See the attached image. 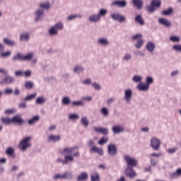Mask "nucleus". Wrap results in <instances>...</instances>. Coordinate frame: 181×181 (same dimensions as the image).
Masks as SVG:
<instances>
[{
    "label": "nucleus",
    "mask_w": 181,
    "mask_h": 181,
    "mask_svg": "<svg viewBox=\"0 0 181 181\" xmlns=\"http://www.w3.org/2000/svg\"><path fill=\"white\" fill-rule=\"evenodd\" d=\"M3 41H4V43H5V45H7V46H11V47L15 46V41L11 40L8 37H5Z\"/></svg>",
    "instance_id": "obj_35"
},
{
    "label": "nucleus",
    "mask_w": 181,
    "mask_h": 181,
    "mask_svg": "<svg viewBox=\"0 0 181 181\" xmlns=\"http://www.w3.org/2000/svg\"><path fill=\"white\" fill-rule=\"evenodd\" d=\"M98 15H100V18H101V16H105V15H107V10L100 9L99 14Z\"/></svg>",
    "instance_id": "obj_57"
},
{
    "label": "nucleus",
    "mask_w": 181,
    "mask_h": 181,
    "mask_svg": "<svg viewBox=\"0 0 181 181\" xmlns=\"http://www.w3.org/2000/svg\"><path fill=\"white\" fill-rule=\"evenodd\" d=\"M112 131L114 134H121V132H124V127L119 125L115 126L112 127Z\"/></svg>",
    "instance_id": "obj_21"
},
{
    "label": "nucleus",
    "mask_w": 181,
    "mask_h": 181,
    "mask_svg": "<svg viewBox=\"0 0 181 181\" xmlns=\"http://www.w3.org/2000/svg\"><path fill=\"white\" fill-rule=\"evenodd\" d=\"M91 181H100V175L97 172H93L90 175Z\"/></svg>",
    "instance_id": "obj_34"
},
{
    "label": "nucleus",
    "mask_w": 181,
    "mask_h": 181,
    "mask_svg": "<svg viewBox=\"0 0 181 181\" xmlns=\"http://www.w3.org/2000/svg\"><path fill=\"white\" fill-rule=\"evenodd\" d=\"M153 78L152 76H147L146 78V83L148 87H150L151 84H153Z\"/></svg>",
    "instance_id": "obj_41"
},
{
    "label": "nucleus",
    "mask_w": 181,
    "mask_h": 181,
    "mask_svg": "<svg viewBox=\"0 0 181 181\" xmlns=\"http://www.w3.org/2000/svg\"><path fill=\"white\" fill-rule=\"evenodd\" d=\"M62 136L60 134H50L47 136V141L51 144H56V142H60Z\"/></svg>",
    "instance_id": "obj_7"
},
{
    "label": "nucleus",
    "mask_w": 181,
    "mask_h": 181,
    "mask_svg": "<svg viewBox=\"0 0 181 181\" xmlns=\"http://www.w3.org/2000/svg\"><path fill=\"white\" fill-rule=\"evenodd\" d=\"M52 179L54 180H64V174L57 173L52 177Z\"/></svg>",
    "instance_id": "obj_36"
},
{
    "label": "nucleus",
    "mask_w": 181,
    "mask_h": 181,
    "mask_svg": "<svg viewBox=\"0 0 181 181\" xmlns=\"http://www.w3.org/2000/svg\"><path fill=\"white\" fill-rule=\"evenodd\" d=\"M98 42L100 45H108V40L105 38L99 39Z\"/></svg>",
    "instance_id": "obj_55"
},
{
    "label": "nucleus",
    "mask_w": 181,
    "mask_h": 181,
    "mask_svg": "<svg viewBox=\"0 0 181 181\" xmlns=\"http://www.w3.org/2000/svg\"><path fill=\"white\" fill-rule=\"evenodd\" d=\"M162 154L160 153H152L151 154L148 155V158L150 159L153 158H159L161 156Z\"/></svg>",
    "instance_id": "obj_48"
},
{
    "label": "nucleus",
    "mask_w": 181,
    "mask_h": 181,
    "mask_svg": "<svg viewBox=\"0 0 181 181\" xmlns=\"http://www.w3.org/2000/svg\"><path fill=\"white\" fill-rule=\"evenodd\" d=\"M24 86L26 90H32V88L35 87V83H33V81H27L25 82Z\"/></svg>",
    "instance_id": "obj_29"
},
{
    "label": "nucleus",
    "mask_w": 181,
    "mask_h": 181,
    "mask_svg": "<svg viewBox=\"0 0 181 181\" xmlns=\"http://www.w3.org/2000/svg\"><path fill=\"white\" fill-rule=\"evenodd\" d=\"M124 173L128 177H135L136 176V173H135V170H134V169H132L131 167H127V169L125 170Z\"/></svg>",
    "instance_id": "obj_12"
},
{
    "label": "nucleus",
    "mask_w": 181,
    "mask_h": 181,
    "mask_svg": "<svg viewBox=\"0 0 181 181\" xmlns=\"http://www.w3.org/2000/svg\"><path fill=\"white\" fill-rule=\"evenodd\" d=\"M113 5H116L120 8H125V6H127V1L125 0L116 1L113 3Z\"/></svg>",
    "instance_id": "obj_30"
},
{
    "label": "nucleus",
    "mask_w": 181,
    "mask_h": 181,
    "mask_svg": "<svg viewBox=\"0 0 181 181\" xmlns=\"http://www.w3.org/2000/svg\"><path fill=\"white\" fill-rule=\"evenodd\" d=\"M100 114L103 117H108V115H110V110H108V108L107 107H103L100 109Z\"/></svg>",
    "instance_id": "obj_32"
},
{
    "label": "nucleus",
    "mask_w": 181,
    "mask_h": 181,
    "mask_svg": "<svg viewBox=\"0 0 181 181\" xmlns=\"http://www.w3.org/2000/svg\"><path fill=\"white\" fill-rule=\"evenodd\" d=\"M151 146L153 151H159L160 148V140L156 137H153L151 139Z\"/></svg>",
    "instance_id": "obj_5"
},
{
    "label": "nucleus",
    "mask_w": 181,
    "mask_h": 181,
    "mask_svg": "<svg viewBox=\"0 0 181 181\" xmlns=\"http://www.w3.org/2000/svg\"><path fill=\"white\" fill-rule=\"evenodd\" d=\"M107 152L110 156H115L118 153V148L115 144H109L107 146Z\"/></svg>",
    "instance_id": "obj_9"
},
{
    "label": "nucleus",
    "mask_w": 181,
    "mask_h": 181,
    "mask_svg": "<svg viewBox=\"0 0 181 181\" xmlns=\"http://www.w3.org/2000/svg\"><path fill=\"white\" fill-rule=\"evenodd\" d=\"M40 8H42V9H49L50 8V4L49 2L47 3H43L40 5Z\"/></svg>",
    "instance_id": "obj_51"
},
{
    "label": "nucleus",
    "mask_w": 181,
    "mask_h": 181,
    "mask_svg": "<svg viewBox=\"0 0 181 181\" xmlns=\"http://www.w3.org/2000/svg\"><path fill=\"white\" fill-rule=\"evenodd\" d=\"M15 76H16V77H22V76H23V71H16Z\"/></svg>",
    "instance_id": "obj_61"
},
{
    "label": "nucleus",
    "mask_w": 181,
    "mask_h": 181,
    "mask_svg": "<svg viewBox=\"0 0 181 181\" xmlns=\"http://www.w3.org/2000/svg\"><path fill=\"white\" fill-rule=\"evenodd\" d=\"M11 51H7V52H3L0 54V57H3V59H5L6 57H9V56H11Z\"/></svg>",
    "instance_id": "obj_45"
},
{
    "label": "nucleus",
    "mask_w": 181,
    "mask_h": 181,
    "mask_svg": "<svg viewBox=\"0 0 181 181\" xmlns=\"http://www.w3.org/2000/svg\"><path fill=\"white\" fill-rule=\"evenodd\" d=\"M146 48L148 52H152L153 50H155V44L153 42H148L147 44Z\"/></svg>",
    "instance_id": "obj_42"
},
{
    "label": "nucleus",
    "mask_w": 181,
    "mask_h": 181,
    "mask_svg": "<svg viewBox=\"0 0 181 181\" xmlns=\"http://www.w3.org/2000/svg\"><path fill=\"white\" fill-rule=\"evenodd\" d=\"M35 15V22H37V21L40 19V18H43V16H45V11L38 10L36 11Z\"/></svg>",
    "instance_id": "obj_23"
},
{
    "label": "nucleus",
    "mask_w": 181,
    "mask_h": 181,
    "mask_svg": "<svg viewBox=\"0 0 181 181\" xmlns=\"http://www.w3.org/2000/svg\"><path fill=\"white\" fill-rule=\"evenodd\" d=\"M181 176V168L177 169V170L172 174H170V179H176Z\"/></svg>",
    "instance_id": "obj_25"
},
{
    "label": "nucleus",
    "mask_w": 181,
    "mask_h": 181,
    "mask_svg": "<svg viewBox=\"0 0 181 181\" xmlns=\"http://www.w3.org/2000/svg\"><path fill=\"white\" fill-rule=\"evenodd\" d=\"M144 45V40L140 39L137 41V42L136 43L135 46L137 49H139L141 47V46Z\"/></svg>",
    "instance_id": "obj_50"
},
{
    "label": "nucleus",
    "mask_w": 181,
    "mask_h": 181,
    "mask_svg": "<svg viewBox=\"0 0 181 181\" xmlns=\"http://www.w3.org/2000/svg\"><path fill=\"white\" fill-rule=\"evenodd\" d=\"M67 117L69 121L71 122H76V121L80 118V116L77 113H69Z\"/></svg>",
    "instance_id": "obj_14"
},
{
    "label": "nucleus",
    "mask_w": 181,
    "mask_h": 181,
    "mask_svg": "<svg viewBox=\"0 0 181 181\" xmlns=\"http://www.w3.org/2000/svg\"><path fill=\"white\" fill-rule=\"evenodd\" d=\"M89 20L90 22H98L100 21V15L94 14L89 17Z\"/></svg>",
    "instance_id": "obj_38"
},
{
    "label": "nucleus",
    "mask_w": 181,
    "mask_h": 181,
    "mask_svg": "<svg viewBox=\"0 0 181 181\" xmlns=\"http://www.w3.org/2000/svg\"><path fill=\"white\" fill-rule=\"evenodd\" d=\"M134 21L141 26H144V25H145V21L144 20V18H142V16L141 14L136 15L134 18Z\"/></svg>",
    "instance_id": "obj_22"
},
{
    "label": "nucleus",
    "mask_w": 181,
    "mask_h": 181,
    "mask_svg": "<svg viewBox=\"0 0 181 181\" xmlns=\"http://www.w3.org/2000/svg\"><path fill=\"white\" fill-rule=\"evenodd\" d=\"M174 50H176L177 52H181V45H175L173 47Z\"/></svg>",
    "instance_id": "obj_59"
},
{
    "label": "nucleus",
    "mask_w": 181,
    "mask_h": 181,
    "mask_svg": "<svg viewBox=\"0 0 181 181\" xmlns=\"http://www.w3.org/2000/svg\"><path fill=\"white\" fill-rule=\"evenodd\" d=\"M46 101H47V99L44 96H38L35 100V103L39 105H43Z\"/></svg>",
    "instance_id": "obj_24"
},
{
    "label": "nucleus",
    "mask_w": 181,
    "mask_h": 181,
    "mask_svg": "<svg viewBox=\"0 0 181 181\" xmlns=\"http://www.w3.org/2000/svg\"><path fill=\"white\" fill-rule=\"evenodd\" d=\"M137 90L139 91H148L149 90V86L146 83H141L136 86Z\"/></svg>",
    "instance_id": "obj_19"
},
{
    "label": "nucleus",
    "mask_w": 181,
    "mask_h": 181,
    "mask_svg": "<svg viewBox=\"0 0 181 181\" xmlns=\"http://www.w3.org/2000/svg\"><path fill=\"white\" fill-rule=\"evenodd\" d=\"M133 40H136V39H142V35L136 34L132 37Z\"/></svg>",
    "instance_id": "obj_62"
},
{
    "label": "nucleus",
    "mask_w": 181,
    "mask_h": 181,
    "mask_svg": "<svg viewBox=\"0 0 181 181\" xmlns=\"http://www.w3.org/2000/svg\"><path fill=\"white\" fill-rule=\"evenodd\" d=\"M124 100L127 104H129V103H131V100H132L134 90H132V89L131 88H127L124 90Z\"/></svg>",
    "instance_id": "obj_6"
},
{
    "label": "nucleus",
    "mask_w": 181,
    "mask_h": 181,
    "mask_svg": "<svg viewBox=\"0 0 181 181\" xmlns=\"http://www.w3.org/2000/svg\"><path fill=\"white\" fill-rule=\"evenodd\" d=\"M92 87H93L95 90H101V86L95 82L92 83Z\"/></svg>",
    "instance_id": "obj_56"
},
{
    "label": "nucleus",
    "mask_w": 181,
    "mask_h": 181,
    "mask_svg": "<svg viewBox=\"0 0 181 181\" xmlns=\"http://www.w3.org/2000/svg\"><path fill=\"white\" fill-rule=\"evenodd\" d=\"M132 2L134 6H136L138 9H141L144 6V1H142V0H133Z\"/></svg>",
    "instance_id": "obj_26"
},
{
    "label": "nucleus",
    "mask_w": 181,
    "mask_h": 181,
    "mask_svg": "<svg viewBox=\"0 0 181 181\" xmlns=\"http://www.w3.org/2000/svg\"><path fill=\"white\" fill-rule=\"evenodd\" d=\"M177 149H178L177 147H173L167 150V152L168 153H170V154L175 153L177 151Z\"/></svg>",
    "instance_id": "obj_54"
},
{
    "label": "nucleus",
    "mask_w": 181,
    "mask_h": 181,
    "mask_svg": "<svg viewBox=\"0 0 181 181\" xmlns=\"http://www.w3.org/2000/svg\"><path fill=\"white\" fill-rule=\"evenodd\" d=\"M83 84H85V86H90L91 84V79L87 78L83 81Z\"/></svg>",
    "instance_id": "obj_60"
},
{
    "label": "nucleus",
    "mask_w": 181,
    "mask_h": 181,
    "mask_svg": "<svg viewBox=\"0 0 181 181\" xmlns=\"http://www.w3.org/2000/svg\"><path fill=\"white\" fill-rule=\"evenodd\" d=\"M90 152H95V153H98V155H104V150L95 146L90 148Z\"/></svg>",
    "instance_id": "obj_17"
},
{
    "label": "nucleus",
    "mask_w": 181,
    "mask_h": 181,
    "mask_svg": "<svg viewBox=\"0 0 181 181\" xmlns=\"http://www.w3.org/2000/svg\"><path fill=\"white\" fill-rule=\"evenodd\" d=\"M94 131L95 132H99L100 134H103V135H107L108 134V129L107 128H104L101 127H95L93 128Z\"/></svg>",
    "instance_id": "obj_16"
},
{
    "label": "nucleus",
    "mask_w": 181,
    "mask_h": 181,
    "mask_svg": "<svg viewBox=\"0 0 181 181\" xmlns=\"http://www.w3.org/2000/svg\"><path fill=\"white\" fill-rule=\"evenodd\" d=\"M88 177V175L87 174V173L83 172L78 176L77 180H86V179H87Z\"/></svg>",
    "instance_id": "obj_40"
},
{
    "label": "nucleus",
    "mask_w": 181,
    "mask_h": 181,
    "mask_svg": "<svg viewBox=\"0 0 181 181\" xmlns=\"http://www.w3.org/2000/svg\"><path fill=\"white\" fill-rule=\"evenodd\" d=\"M12 123L18 124L19 125H22V124H25V120L22 119V116L16 115L11 119Z\"/></svg>",
    "instance_id": "obj_13"
},
{
    "label": "nucleus",
    "mask_w": 181,
    "mask_h": 181,
    "mask_svg": "<svg viewBox=\"0 0 181 181\" xmlns=\"http://www.w3.org/2000/svg\"><path fill=\"white\" fill-rule=\"evenodd\" d=\"M63 29V23H59L49 29V33L51 35H57L58 30Z\"/></svg>",
    "instance_id": "obj_8"
},
{
    "label": "nucleus",
    "mask_w": 181,
    "mask_h": 181,
    "mask_svg": "<svg viewBox=\"0 0 181 181\" xmlns=\"http://www.w3.org/2000/svg\"><path fill=\"white\" fill-rule=\"evenodd\" d=\"M35 97H36V93L27 96L26 98H25L24 101H30V100H33Z\"/></svg>",
    "instance_id": "obj_52"
},
{
    "label": "nucleus",
    "mask_w": 181,
    "mask_h": 181,
    "mask_svg": "<svg viewBox=\"0 0 181 181\" xmlns=\"http://www.w3.org/2000/svg\"><path fill=\"white\" fill-rule=\"evenodd\" d=\"M63 175L64 180H71V179H73V173L71 171L65 172Z\"/></svg>",
    "instance_id": "obj_31"
},
{
    "label": "nucleus",
    "mask_w": 181,
    "mask_h": 181,
    "mask_svg": "<svg viewBox=\"0 0 181 181\" xmlns=\"http://www.w3.org/2000/svg\"><path fill=\"white\" fill-rule=\"evenodd\" d=\"M111 18L114 21H117V22H125L127 21V18L119 13L112 14Z\"/></svg>",
    "instance_id": "obj_10"
},
{
    "label": "nucleus",
    "mask_w": 181,
    "mask_h": 181,
    "mask_svg": "<svg viewBox=\"0 0 181 181\" xmlns=\"http://www.w3.org/2000/svg\"><path fill=\"white\" fill-rule=\"evenodd\" d=\"M15 82V78L11 76H6L3 81H0V84H13Z\"/></svg>",
    "instance_id": "obj_11"
},
{
    "label": "nucleus",
    "mask_w": 181,
    "mask_h": 181,
    "mask_svg": "<svg viewBox=\"0 0 181 181\" xmlns=\"http://www.w3.org/2000/svg\"><path fill=\"white\" fill-rule=\"evenodd\" d=\"M1 121L4 124H12V119L9 117H2Z\"/></svg>",
    "instance_id": "obj_43"
},
{
    "label": "nucleus",
    "mask_w": 181,
    "mask_h": 181,
    "mask_svg": "<svg viewBox=\"0 0 181 181\" xmlns=\"http://www.w3.org/2000/svg\"><path fill=\"white\" fill-rule=\"evenodd\" d=\"M108 142V138L103 137L98 142V145H104V144H107Z\"/></svg>",
    "instance_id": "obj_46"
},
{
    "label": "nucleus",
    "mask_w": 181,
    "mask_h": 181,
    "mask_svg": "<svg viewBox=\"0 0 181 181\" xmlns=\"http://www.w3.org/2000/svg\"><path fill=\"white\" fill-rule=\"evenodd\" d=\"M160 5H162V2L160 0H152L151 2V6H148L147 11L152 13V12H155L156 11V8H160Z\"/></svg>",
    "instance_id": "obj_4"
},
{
    "label": "nucleus",
    "mask_w": 181,
    "mask_h": 181,
    "mask_svg": "<svg viewBox=\"0 0 181 181\" xmlns=\"http://www.w3.org/2000/svg\"><path fill=\"white\" fill-rule=\"evenodd\" d=\"M60 155L64 156V159L59 157L56 160L57 163H62V165H69L74 162V158L80 157V152L78 151V146L65 147L59 151Z\"/></svg>",
    "instance_id": "obj_1"
},
{
    "label": "nucleus",
    "mask_w": 181,
    "mask_h": 181,
    "mask_svg": "<svg viewBox=\"0 0 181 181\" xmlns=\"http://www.w3.org/2000/svg\"><path fill=\"white\" fill-rule=\"evenodd\" d=\"M32 137L27 136L23 138L18 144V148L22 152H26L29 149V148L32 147Z\"/></svg>",
    "instance_id": "obj_2"
},
{
    "label": "nucleus",
    "mask_w": 181,
    "mask_h": 181,
    "mask_svg": "<svg viewBox=\"0 0 181 181\" xmlns=\"http://www.w3.org/2000/svg\"><path fill=\"white\" fill-rule=\"evenodd\" d=\"M6 153H7V155H9V156H13L14 153L13 148L12 147L8 148L6 151Z\"/></svg>",
    "instance_id": "obj_47"
},
{
    "label": "nucleus",
    "mask_w": 181,
    "mask_h": 181,
    "mask_svg": "<svg viewBox=\"0 0 181 181\" xmlns=\"http://www.w3.org/2000/svg\"><path fill=\"white\" fill-rule=\"evenodd\" d=\"M87 145H88V146H91V148H93V146H94V145H95V143H94V141H93V140H89V141L87 142Z\"/></svg>",
    "instance_id": "obj_64"
},
{
    "label": "nucleus",
    "mask_w": 181,
    "mask_h": 181,
    "mask_svg": "<svg viewBox=\"0 0 181 181\" xmlns=\"http://www.w3.org/2000/svg\"><path fill=\"white\" fill-rule=\"evenodd\" d=\"M71 105L72 107H83L84 102L83 100H75L72 101Z\"/></svg>",
    "instance_id": "obj_33"
},
{
    "label": "nucleus",
    "mask_w": 181,
    "mask_h": 181,
    "mask_svg": "<svg viewBox=\"0 0 181 181\" xmlns=\"http://www.w3.org/2000/svg\"><path fill=\"white\" fill-rule=\"evenodd\" d=\"M80 122L83 127H85V128H87V127L90 125V121L88 120V117H87V116H83L80 119Z\"/></svg>",
    "instance_id": "obj_18"
},
{
    "label": "nucleus",
    "mask_w": 181,
    "mask_h": 181,
    "mask_svg": "<svg viewBox=\"0 0 181 181\" xmlns=\"http://www.w3.org/2000/svg\"><path fill=\"white\" fill-rule=\"evenodd\" d=\"M150 164L151 166H157L158 165V160L156 158H150Z\"/></svg>",
    "instance_id": "obj_49"
},
{
    "label": "nucleus",
    "mask_w": 181,
    "mask_h": 181,
    "mask_svg": "<svg viewBox=\"0 0 181 181\" xmlns=\"http://www.w3.org/2000/svg\"><path fill=\"white\" fill-rule=\"evenodd\" d=\"M13 60L16 62V60H20L23 62V54L21 52H18L16 56L13 57Z\"/></svg>",
    "instance_id": "obj_39"
},
{
    "label": "nucleus",
    "mask_w": 181,
    "mask_h": 181,
    "mask_svg": "<svg viewBox=\"0 0 181 181\" xmlns=\"http://www.w3.org/2000/svg\"><path fill=\"white\" fill-rule=\"evenodd\" d=\"M179 74V70H175L170 74V77H175Z\"/></svg>",
    "instance_id": "obj_63"
},
{
    "label": "nucleus",
    "mask_w": 181,
    "mask_h": 181,
    "mask_svg": "<svg viewBox=\"0 0 181 181\" xmlns=\"http://www.w3.org/2000/svg\"><path fill=\"white\" fill-rule=\"evenodd\" d=\"M40 119V115L34 116L33 118L30 119L28 121V125H35V124H36V122H39Z\"/></svg>",
    "instance_id": "obj_20"
},
{
    "label": "nucleus",
    "mask_w": 181,
    "mask_h": 181,
    "mask_svg": "<svg viewBox=\"0 0 181 181\" xmlns=\"http://www.w3.org/2000/svg\"><path fill=\"white\" fill-rule=\"evenodd\" d=\"M172 12H173V9H172V8H170L168 10L163 11L162 15H164V16H168V15H170Z\"/></svg>",
    "instance_id": "obj_44"
},
{
    "label": "nucleus",
    "mask_w": 181,
    "mask_h": 181,
    "mask_svg": "<svg viewBox=\"0 0 181 181\" xmlns=\"http://www.w3.org/2000/svg\"><path fill=\"white\" fill-rule=\"evenodd\" d=\"M158 22L160 23V25H163L165 28H170V26H172V23H170V21H168L166 18H159Z\"/></svg>",
    "instance_id": "obj_15"
},
{
    "label": "nucleus",
    "mask_w": 181,
    "mask_h": 181,
    "mask_svg": "<svg viewBox=\"0 0 181 181\" xmlns=\"http://www.w3.org/2000/svg\"><path fill=\"white\" fill-rule=\"evenodd\" d=\"M21 40H29V34L25 33L21 35Z\"/></svg>",
    "instance_id": "obj_53"
},
{
    "label": "nucleus",
    "mask_w": 181,
    "mask_h": 181,
    "mask_svg": "<svg viewBox=\"0 0 181 181\" xmlns=\"http://www.w3.org/2000/svg\"><path fill=\"white\" fill-rule=\"evenodd\" d=\"M170 40L171 42H180V38H179L177 36H173L170 37Z\"/></svg>",
    "instance_id": "obj_58"
},
{
    "label": "nucleus",
    "mask_w": 181,
    "mask_h": 181,
    "mask_svg": "<svg viewBox=\"0 0 181 181\" xmlns=\"http://www.w3.org/2000/svg\"><path fill=\"white\" fill-rule=\"evenodd\" d=\"M33 52L23 55V62H32V60H33Z\"/></svg>",
    "instance_id": "obj_28"
},
{
    "label": "nucleus",
    "mask_w": 181,
    "mask_h": 181,
    "mask_svg": "<svg viewBox=\"0 0 181 181\" xmlns=\"http://www.w3.org/2000/svg\"><path fill=\"white\" fill-rule=\"evenodd\" d=\"M132 81L134 83H142V76L141 75H134L132 77Z\"/></svg>",
    "instance_id": "obj_37"
},
{
    "label": "nucleus",
    "mask_w": 181,
    "mask_h": 181,
    "mask_svg": "<svg viewBox=\"0 0 181 181\" xmlns=\"http://www.w3.org/2000/svg\"><path fill=\"white\" fill-rule=\"evenodd\" d=\"M124 158L127 165V168H135V166L138 165L136 158H133L129 155H124Z\"/></svg>",
    "instance_id": "obj_3"
},
{
    "label": "nucleus",
    "mask_w": 181,
    "mask_h": 181,
    "mask_svg": "<svg viewBox=\"0 0 181 181\" xmlns=\"http://www.w3.org/2000/svg\"><path fill=\"white\" fill-rule=\"evenodd\" d=\"M62 104V105H70V104H71V99H70L69 96L63 97Z\"/></svg>",
    "instance_id": "obj_27"
}]
</instances>
